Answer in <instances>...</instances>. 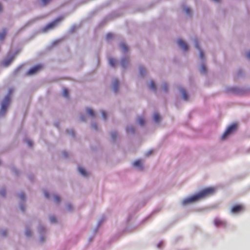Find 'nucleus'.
<instances>
[{"label":"nucleus","instance_id":"aec40b11","mask_svg":"<svg viewBox=\"0 0 250 250\" xmlns=\"http://www.w3.org/2000/svg\"><path fill=\"white\" fill-rule=\"evenodd\" d=\"M79 171L80 173L83 176H86L87 175V172L82 167H79Z\"/></svg>","mask_w":250,"mask_h":250},{"label":"nucleus","instance_id":"c85d7f7f","mask_svg":"<svg viewBox=\"0 0 250 250\" xmlns=\"http://www.w3.org/2000/svg\"><path fill=\"white\" fill-rule=\"evenodd\" d=\"M126 131L128 133H134V128L132 126L128 127L126 128Z\"/></svg>","mask_w":250,"mask_h":250},{"label":"nucleus","instance_id":"7c9ffc66","mask_svg":"<svg viewBox=\"0 0 250 250\" xmlns=\"http://www.w3.org/2000/svg\"><path fill=\"white\" fill-rule=\"evenodd\" d=\"M113 34L112 33H108L106 36V39L107 41H109L113 38Z\"/></svg>","mask_w":250,"mask_h":250},{"label":"nucleus","instance_id":"6e6552de","mask_svg":"<svg viewBox=\"0 0 250 250\" xmlns=\"http://www.w3.org/2000/svg\"><path fill=\"white\" fill-rule=\"evenodd\" d=\"M178 43L179 46L182 48L184 51H187L188 49V46L187 44L181 39L178 41Z\"/></svg>","mask_w":250,"mask_h":250},{"label":"nucleus","instance_id":"ddd939ff","mask_svg":"<svg viewBox=\"0 0 250 250\" xmlns=\"http://www.w3.org/2000/svg\"><path fill=\"white\" fill-rule=\"evenodd\" d=\"M17 195L20 198L22 202H24L26 199V196L24 192H21L20 193L17 194Z\"/></svg>","mask_w":250,"mask_h":250},{"label":"nucleus","instance_id":"473e14b6","mask_svg":"<svg viewBox=\"0 0 250 250\" xmlns=\"http://www.w3.org/2000/svg\"><path fill=\"white\" fill-rule=\"evenodd\" d=\"M63 96L68 98V91L66 88H64L63 90Z\"/></svg>","mask_w":250,"mask_h":250},{"label":"nucleus","instance_id":"c9c22d12","mask_svg":"<svg viewBox=\"0 0 250 250\" xmlns=\"http://www.w3.org/2000/svg\"><path fill=\"white\" fill-rule=\"evenodd\" d=\"M42 2L43 5H46V4H48L51 0H41Z\"/></svg>","mask_w":250,"mask_h":250},{"label":"nucleus","instance_id":"a211bd4d","mask_svg":"<svg viewBox=\"0 0 250 250\" xmlns=\"http://www.w3.org/2000/svg\"><path fill=\"white\" fill-rule=\"evenodd\" d=\"M181 91L182 94L183 99L185 100H187L188 99V95L186 92V91L184 89H181Z\"/></svg>","mask_w":250,"mask_h":250},{"label":"nucleus","instance_id":"b1692460","mask_svg":"<svg viewBox=\"0 0 250 250\" xmlns=\"http://www.w3.org/2000/svg\"><path fill=\"white\" fill-rule=\"evenodd\" d=\"M109 62L110 65L111 66L113 67L115 66V64L116 63V60L113 58H109Z\"/></svg>","mask_w":250,"mask_h":250},{"label":"nucleus","instance_id":"864d4df0","mask_svg":"<svg viewBox=\"0 0 250 250\" xmlns=\"http://www.w3.org/2000/svg\"><path fill=\"white\" fill-rule=\"evenodd\" d=\"M213 0L215 1V2H219V0Z\"/></svg>","mask_w":250,"mask_h":250},{"label":"nucleus","instance_id":"49530a36","mask_svg":"<svg viewBox=\"0 0 250 250\" xmlns=\"http://www.w3.org/2000/svg\"><path fill=\"white\" fill-rule=\"evenodd\" d=\"M247 58L250 59V51L248 52L247 54Z\"/></svg>","mask_w":250,"mask_h":250},{"label":"nucleus","instance_id":"58836bf2","mask_svg":"<svg viewBox=\"0 0 250 250\" xmlns=\"http://www.w3.org/2000/svg\"><path fill=\"white\" fill-rule=\"evenodd\" d=\"M145 70L143 68V67H140V74L141 75H144L145 74Z\"/></svg>","mask_w":250,"mask_h":250},{"label":"nucleus","instance_id":"c03bdc74","mask_svg":"<svg viewBox=\"0 0 250 250\" xmlns=\"http://www.w3.org/2000/svg\"><path fill=\"white\" fill-rule=\"evenodd\" d=\"M185 11L187 14H190L191 13V11L188 8H185Z\"/></svg>","mask_w":250,"mask_h":250},{"label":"nucleus","instance_id":"bb28decb","mask_svg":"<svg viewBox=\"0 0 250 250\" xmlns=\"http://www.w3.org/2000/svg\"><path fill=\"white\" fill-rule=\"evenodd\" d=\"M149 88L153 90H156V86L154 82L151 81L150 82L149 84Z\"/></svg>","mask_w":250,"mask_h":250},{"label":"nucleus","instance_id":"20e7f679","mask_svg":"<svg viewBox=\"0 0 250 250\" xmlns=\"http://www.w3.org/2000/svg\"><path fill=\"white\" fill-rule=\"evenodd\" d=\"M15 56L16 53H14L13 54L7 57L2 61L3 65L5 67L8 66L14 61Z\"/></svg>","mask_w":250,"mask_h":250},{"label":"nucleus","instance_id":"8fccbe9b","mask_svg":"<svg viewBox=\"0 0 250 250\" xmlns=\"http://www.w3.org/2000/svg\"><path fill=\"white\" fill-rule=\"evenodd\" d=\"M63 155L65 157L67 156V153L66 152H63Z\"/></svg>","mask_w":250,"mask_h":250},{"label":"nucleus","instance_id":"412c9836","mask_svg":"<svg viewBox=\"0 0 250 250\" xmlns=\"http://www.w3.org/2000/svg\"><path fill=\"white\" fill-rule=\"evenodd\" d=\"M154 120L155 122H159L161 119V117L158 113H155L153 117Z\"/></svg>","mask_w":250,"mask_h":250},{"label":"nucleus","instance_id":"cd10ccee","mask_svg":"<svg viewBox=\"0 0 250 250\" xmlns=\"http://www.w3.org/2000/svg\"><path fill=\"white\" fill-rule=\"evenodd\" d=\"M138 122L141 125H143L145 122L144 118L143 117H139L138 118Z\"/></svg>","mask_w":250,"mask_h":250},{"label":"nucleus","instance_id":"de8ad7c7","mask_svg":"<svg viewBox=\"0 0 250 250\" xmlns=\"http://www.w3.org/2000/svg\"><path fill=\"white\" fill-rule=\"evenodd\" d=\"M92 127L95 128V129H97V125L96 124H94L92 125Z\"/></svg>","mask_w":250,"mask_h":250},{"label":"nucleus","instance_id":"dca6fc26","mask_svg":"<svg viewBox=\"0 0 250 250\" xmlns=\"http://www.w3.org/2000/svg\"><path fill=\"white\" fill-rule=\"evenodd\" d=\"M7 31L6 29H3L1 32H0V40H3L6 35Z\"/></svg>","mask_w":250,"mask_h":250},{"label":"nucleus","instance_id":"6ab92c4d","mask_svg":"<svg viewBox=\"0 0 250 250\" xmlns=\"http://www.w3.org/2000/svg\"><path fill=\"white\" fill-rule=\"evenodd\" d=\"M121 48L124 52H126L128 50V47L124 43H122L120 45Z\"/></svg>","mask_w":250,"mask_h":250},{"label":"nucleus","instance_id":"72a5a7b5","mask_svg":"<svg viewBox=\"0 0 250 250\" xmlns=\"http://www.w3.org/2000/svg\"><path fill=\"white\" fill-rule=\"evenodd\" d=\"M200 71L202 73H205L207 72V69L205 65H202L201 66Z\"/></svg>","mask_w":250,"mask_h":250},{"label":"nucleus","instance_id":"1a4fd4ad","mask_svg":"<svg viewBox=\"0 0 250 250\" xmlns=\"http://www.w3.org/2000/svg\"><path fill=\"white\" fill-rule=\"evenodd\" d=\"M43 68V65L42 64H38L32 67V74L36 73Z\"/></svg>","mask_w":250,"mask_h":250},{"label":"nucleus","instance_id":"a19ab883","mask_svg":"<svg viewBox=\"0 0 250 250\" xmlns=\"http://www.w3.org/2000/svg\"><path fill=\"white\" fill-rule=\"evenodd\" d=\"M50 220L52 223H55L57 221L56 218L54 216L50 217Z\"/></svg>","mask_w":250,"mask_h":250},{"label":"nucleus","instance_id":"a18cd8bd","mask_svg":"<svg viewBox=\"0 0 250 250\" xmlns=\"http://www.w3.org/2000/svg\"><path fill=\"white\" fill-rule=\"evenodd\" d=\"M44 195L47 198H48L49 197V193L46 191H44Z\"/></svg>","mask_w":250,"mask_h":250},{"label":"nucleus","instance_id":"0eeeda50","mask_svg":"<svg viewBox=\"0 0 250 250\" xmlns=\"http://www.w3.org/2000/svg\"><path fill=\"white\" fill-rule=\"evenodd\" d=\"M244 210V207L241 205H237L234 206L231 209V212L233 213H237Z\"/></svg>","mask_w":250,"mask_h":250},{"label":"nucleus","instance_id":"2eb2a0df","mask_svg":"<svg viewBox=\"0 0 250 250\" xmlns=\"http://www.w3.org/2000/svg\"><path fill=\"white\" fill-rule=\"evenodd\" d=\"M13 92V89L12 88H9L8 89L7 94L4 96V97L12 99L11 96H12Z\"/></svg>","mask_w":250,"mask_h":250},{"label":"nucleus","instance_id":"79ce46f5","mask_svg":"<svg viewBox=\"0 0 250 250\" xmlns=\"http://www.w3.org/2000/svg\"><path fill=\"white\" fill-rule=\"evenodd\" d=\"M27 145L29 147H31V140L30 139H26Z\"/></svg>","mask_w":250,"mask_h":250},{"label":"nucleus","instance_id":"09e8293b","mask_svg":"<svg viewBox=\"0 0 250 250\" xmlns=\"http://www.w3.org/2000/svg\"><path fill=\"white\" fill-rule=\"evenodd\" d=\"M28 178L29 180L31 181V174H29L28 175Z\"/></svg>","mask_w":250,"mask_h":250},{"label":"nucleus","instance_id":"4c0bfd02","mask_svg":"<svg viewBox=\"0 0 250 250\" xmlns=\"http://www.w3.org/2000/svg\"><path fill=\"white\" fill-rule=\"evenodd\" d=\"M55 201L56 203H59L60 202L61 199L58 195H55L54 197Z\"/></svg>","mask_w":250,"mask_h":250},{"label":"nucleus","instance_id":"9d476101","mask_svg":"<svg viewBox=\"0 0 250 250\" xmlns=\"http://www.w3.org/2000/svg\"><path fill=\"white\" fill-rule=\"evenodd\" d=\"M119 82L118 80H115L113 83V89L115 92H117L119 89Z\"/></svg>","mask_w":250,"mask_h":250},{"label":"nucleus","instance_id":"39448f33","mask_svg":"<svg viewBox=\"0 0 250 250\" xmlns=\"http://www.w3.org/2000/svg\"><path fill=\"white\" fill-rule=\"evenodd\" d=\"M62 20V18H59L49 23L45 27V30L46 31L49 29H53L58 25V23L61 21Z\"/></svg>","mask_w":250,"mask_h":250},{"label":"nucleus","instance_id":"2f4dec72","mask_svg":"<svg viewBox=\"0 0 250 250\" xmlns=\"http://www.w3.org/2000/svg\"><path fill=\"white\" fill-rule=\"evenodd\" d=\"M168 85L167 83H164L162 86L163 90L165 92H167L168 90Z\"/></svg>","mask_w":250,"mask_h":250},{"label":"nucleus","instance_id":"ea45409f","mask_svg":"<svg viewBox=\"0 0 250 250\" xmlns=\"http://www.w3.org/2000/svg\"><path fill=\"white\" fill-rule=\"evenodd\" d=\"M111 136L113 140H115L117 136V134L116 132H114L111 133Z\"/></svg>","mask_w":250,"mask_h":250},{"label":"nucleus","instance_id":"4468645a","mask_svg":"<svg viewBox=\"0 0 250 250\" xmlns=\"http://www.w3.org/2000/svg\"><path fill=\"white\" fill-rule=\"evenodd\" d=\"M23 66V65L21 64L18 67H17L16 68H15L13 72V74L14 75H16L19 73V72Z\"/></svg>","mask_w":250,"mask_h":250},{"label":"nucleus","instance_id":"7ed1b4c3","mask_svg":"<svg viewBox=\"0 0 250 250\" xmlns=\"http://www.w3.org/2000/svg\"><path fill=\"white\" fill-rule=\"evenodd\" d=\"M237 128V125L236 124H233L230 126H229L224 133L222 135L221 138L222 140H224L226 138V137L229 135L230 133H232L233 131L235 130Z\"/></svg>","mask_w":250,"mask_h":250},{"label":"nucleus","instance_id":"37998d69","mask_svg":"<svg viewBox=\"0 0 250 250\" xmlns=\"http://www.w3.org/2000/svg\"><path fill=\"white\" fill-rule=\"evenodd\" d=\"M102 115L103 117V118L105 120L106 119V113L105 111H102Z\"/></svg>","mask_w":250,"mask_h":250},{"label":"nucleus","instance_id":"f257e3e1","mask_svg":"<svg viewBox=\"0 0 250 250\" xmlns=\"http://www.w3.org/2000/svg\"><path fill=\"white\" fill-rule=\"evenodd\" d=\"M215 190L216 188L214 187H209L206 188L200 191L198 193L184 199L182 201V204L183 205H186L188 204L199 200L208 196L212 195L215 193Z\"/></svg>","mask_w":250,"mask_h":250},{"label":"nucleus","instance_id":"e433bc0d","mask_svg":"<svg viewBox=\"0 0 250 250\" xmlns=\"http://www.w3.org/2000/svg\"><path fill=\"white\" fill-rule=\"evenodd\" d=\"M25 75V76H31V67H30L28 69L27 71L26 72Z\"/></svg>","mask_w":250,"mask_h":250},{"label":"nucleus","instance_id":"f704fd0d","mask_svg":"<svg viewBox=\"0 0 250 250\" xmlns=\"http://www.w3.org/2000/svg\"><path fill=\"white\" fill-rule=\"evenodd\" d=\"M0 234L2 236L5 237L7 235V231L5 229L1 230L0 232Z\"/></svg>","mask_w":250,"mask_h":250},{"label":"nucleus","instance_id":"4be33fe9","mask_svg":"<svg viewBox=\"0 0 250 250\" xmlns=\"http://www.w3.org/2000/svg\"><path fill=\"white\" fill-rule=\"evenodd\" d=\"M11 170L12 172L14 173V174L16 176H18L20 174V172L19 170L15 167H12L11 168Z\"/></svg>","mask_w":250,"mask_h":250},{"label":"nucleus","instance_id":"c756f323","mask_svg":"<svg viewBox=\"0 0 250 250\" xmlns=\"http://www.w3.org/2000/svg\"><path fill=\"white\" fill-rule=\"evenodd\" d=\"M20 208L21 211L24 212L25 210V207L24 206L23 202H21L20 204Z\"/></svg>","mask_w":250,"mask_h":250},{"label":"nucleus","instance_id":"5701e85b","mask_svg":"<svg viewBox=\"0 0 250 250\" xmlns=\"http://www.w3.org/2000/svg\"><path fill=\"white\" fill-rule=\"evenodd\" d=\"M87 112L88 114L92 117H95V114L93 110L91 108H87Z\"/></svg>","mask_w":250,"mask_h":250},{"label":"nucleus","instance_id":"f3484780","mask_svg":"<svg viewBox=\"0 0 250 250\" xmlns=\"http://www.w3.org/2000/svg\"><path fill=\"white\" fill-rule=\"evenodd\" d=\"M134 166L136 167H138L141 169L143 168L142 164L140 160H137L134 163Z\"/></svg>","mask_w":250,"mask_h":250},{"label":"nucleus","instance_id":"a878e982","mask_svg":"<svg viewBox=\"0 0 250 250\" xmlns=\"http://www.w3.org/2000/svg\"><path fill=\"white\" fill-rule=\"evenodd\" d=\"M0 195L4 197L6 195V189L4 188H2L0 190Z\"/></svg>","mask_w":250,"mask_h":250},{"label":"nucleus","instance_id":"423d86ee","mask_svg":"<svg viewBox=\"0 0 250 250\" xmlns=\"http://www.w3.org/2000/svg\"><path fill=\"white\" fill-rule=\"evenodd\" d=\"M213 222L216 227H225L227 225L226 221L218 218H215L213 220Z\"/></svg>","mask_w":250,"mask_h":250},{"label":"nucleus","instance_id":"f8f14e48","mask_svg":"<svg viewBox=\"0 0 250 250\" xmlns=\"http://www.w3.org/2000/svg\"><path fill=\"white\" fill-rule=\"evenodd\" d=\"M129 62L128 60L126 58H123L121 61V65L122 67L125 68Z\"/></svg>","mask_w":250,"mask_h":250},{"label":"nucleus","instance_id":"3c124183","mask_svg":"<svg viewBox=\"0 0 250 250\" xmlns=\"http://www.w3.org/2000/svg\"><path fill=\"white\" fill-rule=\"evenodd\" d=\"M2 7L1 4L0 3V12L2 11Z\"/></svg>","mask_w":250,"mask_h":250},{"label":"nucleus","instance_id":"393cba45","mask_svg":"<svg viewBox=\"0 0 250 250\" xmlns=\"http://www.w3.org/2000/svg\"><path fill=\"white\" fill-rule=\"evenodd\" d=\"M25 234L27 237L31 236V230L30 229L26 228Z\"/></svg>","mask_w":250,"mask_h":250},{"label":"nucleus","instance_id":"9b49d317","mask_svg":"<svg viewBox=\"0 0 250 250\" xmlns=\"http://www.w3.org/2000/svg\"><path fill=\"white\" fill-rule=\"evenodd\" d=\"M195 47L199 50H200V48L198 42V41L196 40L195 41ZM200 56L201 59H203L204 58V53L203 51L200 50Z\"/></svg>","mask_w":250,"mask_h":250},{"label":"nucleus","instance_id":"603ef678","mask_svg":"<svg viewBox=\"0 0 250 250\" xmlns=\"http://www.w3.org/2000/svg\"><path fill=\"white\" fill-rule=\"evenodd\" d=\"M71 133H72V135L73 136H74V132H73V131H72H72H71Z\"/></svg>","mask_w":250,"mask_h":250},{"label":"nucleus","instance_id":"f03ea898","mask_svg":"<svg viewBox=\"0 0 250 250\" xmlns=\"http://www.w3.org/2000/svg\"><path fill=\"white\" fill-rule=\"evenodd\" d=\"M11 99L4 97L0 103V117L3 116L6 112Z\"/></svg>","mask_w":250,"mask_h":250}]
</instances>
